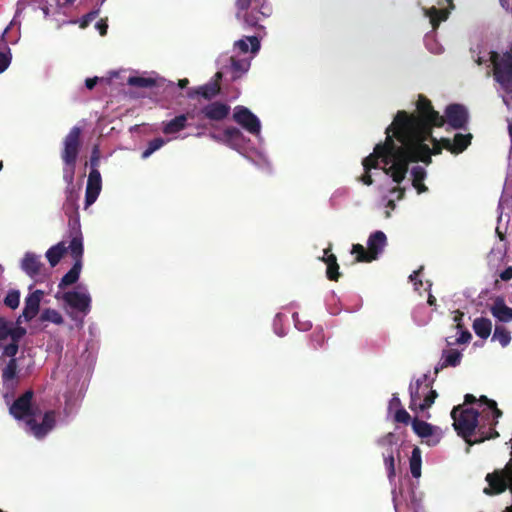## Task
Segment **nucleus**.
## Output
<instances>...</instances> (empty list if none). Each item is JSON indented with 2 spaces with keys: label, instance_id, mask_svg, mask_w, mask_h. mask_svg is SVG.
Segmentation results:
<instances>
[{
  "label": "nucleus",
  "instance_id": "obj_9",
  "mask_svg": "<svg viewBox=\"0 0 512 512\" xmlns=\"http://www.w3.org/2000/svg\"><path fill=\"white\" fill-rule=\"evenodd\" d=\"M428 374L422 375L409 386L410 404L412 411H424L432 406L438 394L432 389V382H427Z\"/></svg>",
  "mask_w": 512,
  "mask_h": 512
},
{
  "label": "nucleus",
  "instance_id": "obj_18",
  "mask_svg": "<svg viewBox=\"0 0 512 512\" xmlns=\"http://www.w3.org/2000/svg\"><path fill=\"white\" fill-rule=\"evenodd\" d=\"M102 189V178L98 169L90 170L85 192V206L89 207L98 198Z\"/></svg>",
  "mask_w": 512,
  "mask_h": 512
},
{
  "label": "nucleus",
  "instance_id": "obj_24",
  "mask_svg": "<svg viewBox=\"0 0 512 512\" xmlns=\"http://www.w3.org/2000/svg\"><path fill=\"white\" fill-rule=\"evenodd\" d=\"M192 117H193V115L191 113L187 112L186 114H180V115L176 116L175 118H173L172 120H170L168 122H164L163 128H162L163 133L166 135H170V134H175V133L182 131L187 126L188 118H192Z\"/></svg>",
  "mask_w": 512,
  "mask_h": 512
},
{
  "label": "nucleus",
  "instance_id": "obj_22",
  "mask_svg": "<svg viewBox=\"0 0 512 512\" xmlns=\"http://www.w3.org/2000/svg\"><path fill=\"white\" fill-rule=\"evenodd\" d=\"M42 296L43 291L35 290L26 297L25 306L22 312V316L25 320L30 321L38 314Z\"/></svg>",
  "mask_w": 512,
  "mask_h": 512
},
{
  "label": "nucleus",
  "instance_id": "obj_27",
  "mask_svg": "<svg viewBox=\"0 0 512 512\" xmlns=\"http://www.w3.org/2000/svg\"><path fill=\"white\" fill-rule=\"evenodd\" d=\"M491 313L501 322L512 321V308L508 307L501 298L496 299L491 307Z\"/></svg>",
  "mask_w": 512,
  "mask_h": 512
},
{
  "label": "nucleus",
  "instance_id": "obj_26",
  "mask_svg": "<svg viewBox=\"0 0 512 512\" xmlns=\"http://www.w3.org/2000/svg\"><path fill=\"white\" fill-rule=\"evenodd\" d=\"M442 359L443 361L440 363L439 367H435V374H437L440 369L458 366L461 363L462 353L457 349L444 350Z\"/></svg>",
  "mask_w": 512,
  "mask_h": 512
},
{
  "label": "nucleus",
  "instance_id": "obj_55",
  "mask_svg": "<svg viewBox=\"0 0 512 512\" xmlns=\"http://www.w3.org/2000/svg\"><path fill=\"white\" fill-rule=\"evenodd\" d=\"M393 408H396V409L402 408L401 401L397 394H393V396L389 402V409H393Z\"/></svg>",
  "mask_w": 512,
  "mask_h": 512
},
{
  "label": "nucleus",
  "instance_id": "obj_61",
  "mask_svg": "<svg viewBox=\"0 0 512 512\" xmlns=\"http://www.w3.org/2000/svg\"><path fill=\"white\" fill-rule=\"evenodd\" d=\"M412 185L414 186V188L417 190V192L419 194L426 192L428 189L427 186L423 182H420V183L412 182Z\"/></svg>",
  "mask_w": 512,
  "mask_h": 512
},
{
  "label": "nucleus",
  "instance_id": "obj_39",
  "mask_svg": "<svg viewBox=\"0 0 512 512\" xmlns=\"http://www.w3.org/2000/svg\"><path fill=\"white\" fill-rule=\"evenodd\" d=\"M20 303V293L17 290H11L4 298V304L11 308L16 309Z\"/></svg>",
  "mask_w": 512,
  "mask_h": 512
},
{
  "label": "nucleus",
  "instance_id": "obj_8",
  "mask_svg": "<svg viewBox=\"0 0 512 512\" xmlns=\"http://www.w3.org/2000/svg\"><path fill=\"white\" fill-rule=\"evenodd\" d=\"M489 54V61L493 67V78L507 95L503 96V102L510 108L512 107V47L503 53L491 51Z\"/></svg>",
  "mask_w": 512,
  "mask_h": 512
},
{
  "label": "nucleus",
  "instance_id": "obj_51",
  "mask_svg": "<svg viewBox=\"0 0 512 512\" xmlns=\"http://www.w3.org/2000/svg\"><path fill=\"white\" fill-rule=\"evenodd\" d=\"M18 349H19L18 343L11 342L10 344H8L4 347L3 354L8 357L14 358V356L18 352Z\"/></svg>",
  "mask_w": 512,
  "mask_h": 512
},
{
  "label": "nucleus",
  "instance_id": "obj_20",
  "mask_svg": "<svg viewBox=\"0 0 512 512\" xmlns=\"http://www.w3.org/2000/svg\"><path fill=\"white\" fill-rule=\"evenodd\" d=\"M220 90V83H218L217 80H211L204 85L190 89L187 92V97L193 99L196 96H201L205 100L210 101L220 93Z\"/></svg>",
  "mask_w": 512,
  "mask_h": 512
},
{
  "label": "nucleus",
  "instance_id": "obj_10",
  "mask_svg": "<svg viewBox=\"0 0 512 512\" xmlns=\"http://www.w3.org/2000/svg\"><path fill=\"white\" fill-rule=\"evenodd\" d=\"M387 244V237L382 231L370 234L367 241V249L361 244H353L351 253L355 255L357 262H372L376 260Z\"/></svg>",
  "mask_w": 512,
  "mask_h": 512
},
{
  "label": "nucleus",
  "instance_id": "obj_37",
  "mask_svg": "<svg viewBox=\"0 0 512 512\" xmlns=\"http://www.w3.org/2000/svg\"><path fill=\"white\" fill-rule=\"evenodd\" d=\"M492 339L499 341V343L503 347H505L511 341V336H510L509 331L506 328H504L502 326H496L495 330H494V333H493V338Z\"/></svg>",
  "mask_w": 512,
  "mask_h": 512
},
{
  "label": "nucleus",
  "instance_id": "obj_34",
  "mask_svg": "<svg viewBox=\"0 0 512 512\" xmlns=\"http://www.w3.org/2000/svg\"><path fill=\"white\" fill-rule=\"evenodd\" d=\"M127 83L138 88H151L156 85L155 79L141 76L129 77Z\"/></svg>",
  "mask_w": 512,
  "mask_h": 512
},
{
  "label": "nucleus",
  "instance_id": "obj_5",
  "mask_svg": "<svg viewBox=\"0 0 512 512\" xmlns=\"http://www.w3.org/2000/svg\"><path fill=\"white\" fill-rule=\"evenodd\" d=\"M451 418L454 421L453 427L458 436L463 438L470 446L499 437V433L495 429L489 428L488 431H485L481 426L477 431L479 437L475 440L471 439L479 424V412L473 408H464L463 405L454 406L451 411Z\"/></svg>",
  "mask_w": 512,
  "mask_h": 512
},
{
  "label": "nucleus",
  "instance_id": "obj_32",
  "mask_svg": "<svg viewBox=\"0 0 512 512\" xmlns=\"http://www.w3.org/2000/svg\"><path fill=\"white\" fill-rule=\"evenodd\" d=\"M449 12L446 9H438L436 7H431L426 10V15L430 19V23L433 28L438 27L440 22L445 21L448 18Z\"/></svg>",
  "mask_w": 512,
  "mask_h": 512
},
{
  "label": "nucleus",
  "instance_id": "obj_49",
  "mask_svg": "<svg viewBox=\"0 0 512 512\" xmlns=\"http://www.w3.org/2000/svg\"><path fill=\"white\" fill-rule=\"evenodd\" d=\"M293 320H294V323H295V327L300 330V331H307L309 330L312 325L309 321H300L299 320V314L297 312L293 313Z\"/></svg>",
  "mask_w": 512,
  "mask_h": 512
},
{
  "label": "nucleus",
  "instance_id": "obj_50",
  "mask_svg": "<svg viewBox=\"0 0 512 512\" xmlns=\"http://www.w3.org/2000/svg\"><path fill=\"white\" fill-rule=\"evenodd\" d=\"M311 341L314 348L321 347L324 343V334L320 331H314L311 335Z\"/></svg>",
  "mask_w": 512,
  "mask_h": 512
},
{
  "label": "nucleus",
  "instance_id": "obj_43",
  "mask_svg": "<svg viewBox=\"0 0 512 512\" xmlns=\"http://www.w3.org/2000/svg\"><path fill=\"white\" fill-rule=\"evenodd\" d=\"M98 14H99V10H93V11L87 13L86 15H84L79 21L80 28H82V29L87 28L90 25V23L97 18Z\"/></svg>",
  "mask_w": 512,
  "mask_h": 512
},
{
  "label": "nucleus",
  "instance_id": "obj_21",
  "mask_svg": "<svg viewBox=\"0 0 512 512\" xmlns=\"http://www.w3.org/2000/svg\"><path fill=\"white\" fill-rule=\"evenodd\" d=\"M256 32V35L247 36L243 39H239L235 41L234 43V49L238 50L240 53H248L249 51L252 54H256L260 50V36L261 33L265 34V28L263 30L257 31L256 29H253Z\"/></svg>",
  "mask_w": 512,
  "mask_h": 512
},
{
  "label": "nucleus",
  "instance_id": "obj_29",
  "mask_svg": "<svg viewBox=\"0 0 512 512\" xmlns=\"http://www.w3.org/2000/svg\"><path fill=\"white\" fill-rule=\"evenodd\" d=\"M412 429L420 438H429L433 436L435 427L426 421L414 418L412 420Z\"/></svg>",
  "mask_w": 512,
  "mask_h": 512
},
{
  "label": "nucleus",
  "instance_id": "obj_4",
  "mask_svg": "<svg viewBox=\"0 0 512 512\" xmlns=\"http://www.w3.org/2000/svg\"><path fill=\"white\" fill-rule=\"evenodd\" d=\"M404 150V161L406 173L410 163L422 162L429 165L432 162V155H439L445 149L440 140L432 136V130L420 135H412L406 138L397 139Z\"/></svg>",
  "mask_w": 512,
  "mask_h": 512
},
{
  "label": "nucleus",
  "instance_id": "obj_40",
  "mask_svg": "<svg viewBox=\"0 0 512 512\" xmlns=\"http://www.w3.org/2000/svg\"><path fill=\"white\" fill-rule=\"evenodd\" d=\"M12 322L0 316V340H6L11 334Z\"/></svg>",
  "mask_w": 512,
  "mask_h": 512
},
{
  "label": "nucleus",
  "instance_id": "obj_42",
  "mask_svg": "<svg viewBox=\"0 0 512 512\" xmlns=\"http://www.w3.org/2000/svg\"><path fill=\"white\" fill-rule=\"evenodd\" d=\"M394 420L405 425L412 423L411 416L403 407L396 410Z\"/></svg>",
  "mask_w": 512,
  "mask_h": 512
},
{
  "label": "nucleus",
  "instance_id": "obj_7",
  "mask_svg": "<svg viewBox=\"0 0 512 512\" xmlns=\"http://www.w3.org/2000/svg\"><path fill=\"white\" fill-rule=\"evenodd\" d=\"M267 0H235L236 18L243 22L244 28L263 30L262 22L268 18L272 9Z\"/></svg>",
  "mask_w": 512,
  "mask_h": 512
},
{
  "label": "nucleus",
  "instance_id": "obj_52",
  "mask_svg": "<svg viewBox=\"0 0 512 512\" xmlns=\"http://www.w3.org/2000/svg\"><path fill=\"white\" fill-rule=\"evenodd\" d=\"M331 250V247L329 246L328 248L324 249V256L321 257V260L326 264V265H329V264H336L337 263V257L332 254V253H329Z\"/></svg>",
  "mask_w": 512,
  "mask_h": 512
},
{
  "label": "nucleus",
  "instance_id": "obj_41",
  "mask_svg": "<svg viewBox=\"0 0 512 512\" xmlns=\"http://www.w3.org/2000/svg\"><path fill=\"white\" fill-rule=\"evenodd\" d=\"M101 153L98 145H94L90 156V170L98 169L100 164Z\"/></svg>",
  "mask_w": 512,
  "mask_h": 512
},
{
  "label": "nucleus",
  "instance_id": "obj_44",
  "mask_svg": "<svg viewBox=\"0 0 512 512\" xmlns=\"http://www.w3.org/2000/svg\"><path fill=\"white\" fill-rule=\"evenodd\" d=\"M26 334V329L21 326H14L12 323L11 326V334H9V337L11 338L12 342L18 343L19 340Z\"/></svg>",
  "mask_w": 512,
  "mask_h": 512
},
{
  "label": "nucleus",
  "instance_id": "obj_33",
  "mask_svg": "<svg viewBox=\"0 0 512 512\" xmlns=\"http://www.w3.org/2000/svg\"><path fill=\"white\" fill-rule=\"evenodd\" d=\"M243 134L237 127H227L223 131V142L232 144L241 141Z\"/></svg>",
  "mask_w": 512,
  "mask_h": 512
},
{
  "label": "nucleus",
  "instance_id": "obj_53",
  "mask_svg": "<svg viewBox=\"0 0 512 512\" xmlns=\"http://www.w3.org/2000/svg\"><path fill=\"white\" fill-rule=\"evenodd\" d=\"M96 29L99 31L101 36H105L108 30L107 19H100L96 23Z\"/></svg>",
  "mask_w": 512,
  "mask_h": 512
},
{
  "label": "nucleus",
  "instance_id": "obj_23",
  "mask_svg": "<svg viewBox=\"0 0 512 512\" xmlns=\"http://www.w3.org/2000/svg\"><path fill=\"white\" fill-rule=\"evenodd\" d=\"M43 267V263L40 260V257L32 252L25 253L22 262L21 269L31 278L39 275L41 269Z\"/></svg>",
  "mask_w": 512,
  "mask_h": 512
},
{
  "label": "nucleus",
  "instance_id": "obj_15",
  "mask_svg": "<svg viewBox=\"0 0 512 512\" xmlns=\"http://www.w3.org/2000/svg\"><path fill=\"white\" fill-rule=\"evenodd\" d=\"M55 424L56 412L54 410L45 412L41 423H38L35 417H30V419L27 420L29 430L38 439L45 437L55 427Z\"/></svg>",
  "mask_w": 512,
  "mask_h": 512
},
{
  "label": "nucleus",
  "instance_id": "obj_2",
  "mask_svg": "<svg viewBox=\"0 0 512 512\" xmlns=\"http://www.w3.org/2000/svg\"><path fill=\"white\" fill-rule=\"evenodd\" d=\"M386 139L383 143H378L373 153L363 159L364 170L371 171L378 167V160L381 159L385 167L384 172L389 175L394 182L400 184L406 177V168L404 161V150L402 146L395 143L393 130L385 131Z\"/></svg>",
  "mask_w": 512,
  "mask_h": 512
},
{
  "label": "nucleus",
  "instance_id": "obj_58",
  "mask_svg": "<svg viewBox=\"0 0 512 512\" xmlns=\"http://www.w3.org/2000/svg\"><path fill=\"white\" fill-rule=\"evenodd\" d=\"M9 65V59L8 57L0 52V73L3 72Z\"/></svg>",
  "mask_w": 512,
  "mask_h": 512
},
{
  "label": "nucleus",
  "instance_id": "obj_63",
  "mask_svg": "<svg viewBox=\"0 0 512 512\" xmlns=\"http://www.w3.org/2000/svg\"><path fill=\"white\" fill-rule=\"evenodd\" d=\"M476 401V397L472 394H466L464 397V404H474Z\"/></svg>",
  "mask_w": 512,
  "mask_h": 512
},
{
  "label": "nucleus",
  "instance_id": "obj_36",
  "mask_svg": "<svg viewBox=\"0 0 512 512\" xmlns=\"http://www.w3.org/2000/svg\"><path fill=\"white\" fill-rule=\"evenodd\" d=\"M383 457H384V464L387 469L388 478L390 481H392L396 475L393 449L387 450L386 453H383Z\"/></svg>",
  "mask_w": 512,
  "mask_h": 512
},
{
  "label": "nucleus",
  "instance_id": "obj_31",
  "mask_svg": "<svg viewBox=\"0 0 512 512\" xmlns=\"http://www.w3.org/2000/svg\"><path fill=\"white\" fill-rule=\"evenodd\" d=\"M410 471L414 478H419L421 476V450L419 447H414L412 450V454L409 460Z\"/></svg>",
  "mask_w": 512,
  "mask_h": 512
},
{
  "label": "nucleus",
  "instance_id": "obj_17",
  "mask_svg": "<svg viewBox=\"0 0 512 512\" xmlns=\"http://www.w3.org/2000/svg\"><path fill=\"white\" fill-rule=\"evenodd\" d=\"M231 111L229 104L222 101H213L204 105L199 114L210 121L220 122L226 119Z\"/></svg>",
  "mask_w": 512,
  "mask_h": 512
},
{
  "label": "nucleus",
  "instance_id": "obj_19",
  "mask_svg": "<svg viewBox=\"0 0 512 512\" xmlns=\"http://www.w3.org/2000/svg\"><path fill=\"white\" fill-rule=\"evenodd\" d=\"M471 140L472 134L470 133H457L455 134L453 140H451L450 138H441L443 147L452 154L456 155L466 150L468 146L471 144Z\"/></svg>",
  "mask_w": 512,
  "mask_h": 512
},
{
  "label": "nucleus",
  "instance_id": "obj_35",
  "mask_svg": "<svg viewBox=\"0 0 512 512\" xmlns=\"http://www.w3.org/2000/svg\"><path fill=\"white\" fill-rule=\"evenodd\" d=\"M40 319L41 321H48L57 325H61L64 322L62 315L57 310L51 308L43 310Z\"/></svg>",
  "mask_w": 512,
  "mask_h": 512
},
{
  "label": "nucleus",
  "instance_id": "obj_14",
  "mask_svg": "<svg viewBox=\"0 0 512 512\" xmlns=\"http://www.w3.org/2000/svg\"><path fill=\"white\" fill-rule=\"evenodd\" d=\"M443 117L445 122L453 129H465L469 114L465 106L455 103L446 107Z\"/></svg>",
  "mask_w": 512,
  "mask_h": 512
},
{
  "label": "nucleus",
  "instance_id": "obj_16",
  "mask_svg": "<svg viewBox=\"0 0 512 512\" xmlns=\"http://www.w3.org/2000/svg\"><path fill=\"white\" fill-rule=\"evenodd\" d=\"M2 382L3 387L6 390V393L4 394V399L7 403H9V393H11V396H13V392L15 388L19 384V377H18V364L17 360L15 358H11L6 367L2 371Z\"/></svg>",
  "mask_w": 512,
  "mask_h": 512
},
{
  "label": "nucleus",
  "instance_id": "obj_1",
  "mask_svg": "<svg viewBox=\"0 0 512 512\" xmlns=\"http://www.w3.org/2000/svg\"><path fill=\"white\" fill-rule=\"evenodd\" d=\"M416 113L400 110L395 115L387 130H393L396 140L412 135L428 133L433 127H442L444 117L434 110L431 101L420 94L416 102Z\"/></svg>",
  "mask_w": 512,
  "mask_h": 512
},
{
  "label": "nucleus",
  "instance_id": "obj_3",
  "mask_svg": "<svg viewBox=\"0 0 512 512\" xmlns=\"http://www.w3.org/2000/svg\"><path fill=\"white\" fill-rule=\"evenodd\" d=\"M81 133L82 130L78 126L71 128L69 133L63 140V150L61 152V159L64 163L63 168V180L67 183L68 187L66 190V213H76V198L74 196V175L77 158L81 148Z\"/></svg>",
  "mask_w": 512,
  "mask_h": 512
},
{
  "label": "nucleus",
  "instance_id": "obj_64",
  "mask_svg": "<svg viewBox=\"0 0 512 512\" xmlns=\"http://www.w3.org/2000/svg\"><path fill=\"white\" fill-rule=\"evenodd\" d=\"M59 7H66L71 5L74 0H55Z\"/></svg>",
  "mask_w": 512,
  "mask_h": 512
},
{
  "label": "nucleus",
  "instance_id": "obj_25",
  "mask_svg": "<svg viewBox=\"0 0 512 512\" xmlns=\"http://www.w3.org/2000/svg\"><path fill=\"white\" fill-rule=\"evenodd\" d=\"M229 70L232 73V79L236 80L242 77L250 68V60L249 58H237L235 56H231L230 59Z\"/></svg>",
  "mask_w": 512,
  "mask_h": 512
},
{
  "label": "nucleus",
  "instance_id": "obj_56",
  "mask_svg": "<svg viewBox=\"0 0 512 512\" xmlns=\"http://www.w3.org/2000/svg\"><path fill=\"white\" fill-rule=\"evenodd\" d=\"M500 278L503 281H509L512 279V266H508L505 270L500 273Z\"/></svg>",
  "mask_w": 512,
  "mask_h": 512
},
{
  "label": "nucleus",
  "instance_id": "obj_45",
  "mask_svg": "<svg viewBox=\"0 0 512 512\" xmlns=\"http://www.w3.org/2000/svg\"><path fill=\"white\" fill-rule=\"evenodd\" d=\"M326 276L331 281H338V279L340 277L338 263L332 264V265L331 264L327 265Z\"/></svg>",
  "mask_w": 512,
  "mask_h": 512
},
{
  "label": "nucleus",
  "instance_id": "obj_13",
  "mask_svg": "<svg viewBox=\"0 0 512 512\" xmlns=\"http://www.w3.org/2000/svg\"><path fill=\"white\" fill-rule=\"evenodd\" d=\"M233 120L249 133L256 135L260 133L261 124L256 115L244 106H236L233 113Z\"/></svg>",
  "mask_w": 512,
  "mask_h": 512
},
{
  "label": "nucleus",
  "instance_id": "obj_48",
  "mask_svg": "<svg viewBox=\"0 0 512 512\" xmlns=\"http://www.w3.org/2000/svg\"><path fill=\"white\" fill-rule=\"evenodd\" d=\"M490 410H492V414H493V417H494V420L493 422L491 423V427L490 428H493L495 429V426L498 424V419L500 417H502L503 413L502 411L497 407V403L496 401L495 402H490V407H489Z\"/></svg>",
  "mask_w": 512,
  "mask_h": 512
},
{
  "label": "nucleus",
  "instance_id": "obj_62",
  "mask_svg": "<svg viewBox=\"0 0 512 512\" xmlns=\"http://www.w3.org/2000/svg\"><path fill=\"white\" fill-rule=\"evenodd\" d=\"M391 193H398L397 199L400 200V199H402L404 197L405 189L404 188H400V187H394L391 190Z\"/></svg>",
  "mask_w": 512,
  "mask_h": 512
},
{
  "label": "nucleus",
  "instance_id": "obj_6",
  "mask_svg": "<svg viewBox=\"0 0 512 512\" xmlns=\"http://www.w3.org/2000/svg\"><path fill=\"white\" fill-rule=\"evenodd\" d=\"M69 236L71 238L69 243V252L74 260L72 268L62 277L58 284L59 289H64L67 286L75 284L80 276L82 269L83 257V236L80 227L79 217L69 220Z\"/></svg>",
  "mask_w": 512,
  "mask_h": 512
},
{
  "label": "nucleus",
  "instance_id": "obj_46",
  "mask_svg": "<svg viewBox=\"0 0 512 512\" xmlns=\"http://www.w3.org/2000/svg\"><path fill=\"white\" fill-rule=\"evenodd\" d=\"M413 176L412 182L420 183L423 182L426 177V170L421 166H415L411 170Z\"/></svg>",
  "mask_w": 512,
  "mask_h": 512
},
{
  "label": "nucleus",
  "instance_id": "obj_59",
  "mask_svg": "<svg viewBox=\"0 0 512 512\" xmlns=\"http://www.w3.org/2000/svg\"><path fill=\"white\" fill-rule=\"evenodd\" d=\"M463 316H464V313L460 312V311H457L453 320L454 322L456 323V326L458 329H462L463 325L461 323L462 319H463Z\"/></svg>",
  "mask_w": 512,
  "mask_h": 512
},
{
  "label": "nucleus",
  "instance_id": "obj_38",
  "mask_svg": "<svg viewBox=\"0 0 512 512\" xmlns=\"http://www.w3.org/2000/svg\"><path fill=\"white\" fill-rule=\"evenodd\" d=\"M165 144V141L162 138H154L149 143L147 148L142 153V158L146 159L150 155H152L155 151L160 149Z\"/></svg>",
  "mask_w": 512,
  "mask_h": 512
},
{
  "label": "nucleus",
  "instance_id": "obj_30",
  "mask_svg": "<svg viewBox=\"0 0 512 512\" xmlns=\"http://www.w3.org/2000/svg\"><path fill=\"white\" fill-rule=\"evenodd\" d=\"M492 329L491 320L484 317L476 318L473 322V330L475 334L482 338L486 339L490 336Z\"/></svg>",
  "mask_w": 512,
  "mask_h": 512
},
{
  "label": "nucleus",
  "instance_id": "obj_57",
  "mask_svg": "<svg viewBox=\"0 0 512 512\" xmlns=\"http://www.w3.org/2000/svg\"><path fill=\"white\" fill-rule=\"evenodd\" d=\"M360 180L363 182V184L370 186L373 184V179L370 174V171L364 170V174L361 176Z\"/></svg>",
  "mask_w": 512,
  "mask_h": 512
},
{
  "label": "nucleus",
  "instance_id": "obj_60",
  "mask_svg": "<svg viewBox=\"0 0 512 512\" xmlns=\"http://www.w3.org/2000/svg\"><path fill=\"white\" fill-rule=\"evenodd\" d=\"M97 82H98V77L87 78L85 80V86L87 89L92 90L96 86Z\"/></svg>",
  "mask_w": 512,
  "mask_h": 512
},
{
  "label": "nucleus",
  "instance_id": "obj_47",
  "mask_svg": "<svg viewBox=\"0 0 512 512\" xmlns=\"http://www.w3.org/2000/svg\"><path fill=\"white\" fill-rule=\"evenodd\" d=\"M378 444L387 447V450L393 449L392 447L395 444V435L391 432L386 434L378 441Z\"/></svg>",
  "mask_w": 512,
  "mask_h": 512
},
{
  "label": "nucleus",
  "instance_id": "obj_28",
  "mask_svg": "<svg viewBox=\"0 0 512 512\" xmlns=\"http://www.w3.org/2000/svg\"><path fill=\"white\" fill-rule=\"evenodd\" d=\"M69 250V246L66 247L65 242L61 241L56 245L50 247L46 252V258L50 263L51 267H55Z\"/></svg>",
  "mask_w": 512,
  "mask_h": 512
},
{
  "label": "nucleus",
  "instance_id": "obj_54",
  "mask_svg": "<svg viewBox=\"0 0 512 512\" xmlns=\"http://www.w3.org/2000/svg\"><path fill=\"white\" fill-rule=\"evenodd\" d=\"M472 338L471 333L468 330H464L461 332L460 336L457 338L456 342L458 344L468 343Z\"/></svg>",
  "mask_w": 512,
  "mask_h": 512
},
{
  "label": "nucleus",
  "instance_id": "obj_12",
  "mask_svg": "<svg viewBox=\"0 0 512 512\" xmlns=\"http://www.w3.org/2000/svg\"><path fill=\"white\" fill-rule=\"evenodd\" d=\"M58 300H63L72 309L83 313L84 315L90 312L91 297L87 293L78 291H67L62 294L59 292L55 295Z\"/></svg>",
  "mask_w": 512,
  "mask_h": 512
},
{
  "label": "nucleus",
  "instance_id": "obj_11",
  "mask_svg": "<svg viewBox=\"0 0 512 512\" xmlns=\"http://www.w3.org/2000/svg\"><path fill=\"white\" fill-rule=\"evenodd\" d=\"M33 398L34 391L32 389L25 391L10 405L9 413L16 420H25L27 423L30 417L34 418L39 412V408L33 404Z\"/></svg>",
  "mask_w": 512,
  "mask_h": 512
}]
</instances>
